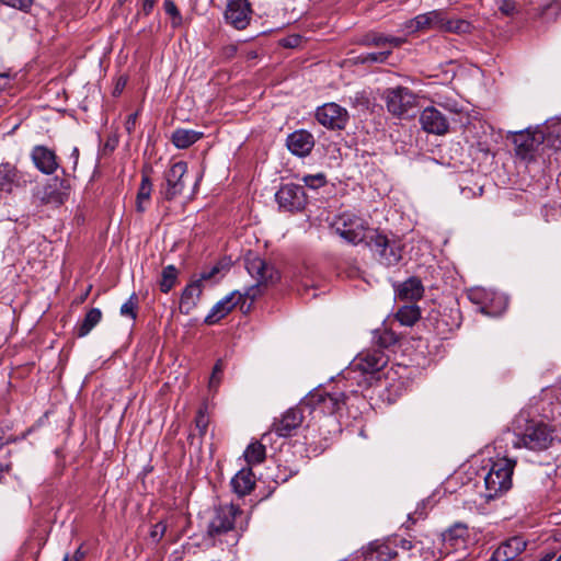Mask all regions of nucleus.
Listing matches in <instances>:
<instances>
[{
    "instance_id": "nucleus-1",
    "label": "nucleus",
    "mask_w": 561,
    "mask_h": 561,
    "mask_svg": "<svg viewBox=\"0 0 561 561\" xmlns=\"http://www.w3.org/2000/svg\"><path fill=\"white\" fill-rule=\"evenodd\" d=\"M387 364L388 356L380 348L363 351L351 363L346 378L356 380L359 388L367 389L380 381Z\"/></svg>"
},
{
    "instance_id": "nucleus-2",
    "label": "nucleus",
    "mask_w": 561,
    "mask_h": 561,
    "mask_svg": "<svg viewBox=\"0 0 561 561\" xmlns=\"http://www.w3.org/2000/svg\"><path fill=\"white\" fill-rule=\"evenodd\" d=\"M367 240V247L373 251L378 262L385 266H394L402 260L403 243L394 234L375 229L371 230Z\"/></svg>"
},
{
    "instance_id": "nucleus-3",
    "label": "nucleus",
    "mask_w": 561,
    "mask_h": 561,
    "mask_svg": "<svg viewBox=\"0 0 561 561\" xmlns=\"http://www.w3.org/2000/svg\"><path fill=\"white\" fill-rule=\"evenodd\" d=\"M245 268L256 279V284L243 293L251 301L262 294V286L273 285L280 278L278 271L272 264L253 253L245 256Z\"/></svg>"
},
{
    "instance_id": "nucleus-4",
    "label": "nucleus",
    "mask_w": 561,
    "mask_h": 561,
    "mask_svg": "<svg viewBox=\"0 0 561 561\" xmlns=\"http://www.w3.org/2000/svg\"><path fill=\"white\" fill-rule=\"evenodd\" d=\"M332 227L335 233L354 245L362 242L367 244V240L370 237L369 232L375 230L369 227L364 218L351 213L342 214Z\"/></svg>"
},
{
    "instance_id": "nucleus-5",
    "label": "nucleus",
    "mask_w": 561,
    "mask_h": 561,
    "mask_svg": "<svg viewBox=\"0 0 561 561\" xmlns=\"http://www.w3.org/2000/svg\"><path fill=\"white\" fill-rule=\"evenodd\" d=\"M466 25L463 21L447 20L443 10H433L405 22L404 27L410 32H419L425 30H442L447 32H460Z\"/></svg>"
},
{
    "instance_id": "nucleus-6",
    "label": "nucleus",
    "mask_w": 561,
    "mask_h": 561,
    "mask_svg": "<svg viewBox=\"0 0 561 561\" xmlns=\"http://www.w3.org/2000/svg\"><path fill=\"white\" fill-rule=\"evenodd\" d=\"M347 399L343 391L327 392L316 389L302 399V404H307L310 412L320 411L324 415H332L346 404Z\"/></svg>"
},
{
    "instance_id": "nucleus-7",
    "label": "nucleus",
    "mask_w": 561,
    "mask_h": 561,
    "mask_svg": "<svg viewBox=\"0 0 561 561\" xmlns=\"http://www.w3.org/2000/svg\"><path fill=\"white\" fill-rule=\"evenodd\" d=\"M383 100L388 112L397 117L411 116V112L417 106V95L401 85L385 90Z\"/></svg>"
},
{
    "instance_id": "nucleus-8",
    "label": "nucleus",
    "mask_w": 561,
    "mask_h": 561,
    "mask_svg": "<svg viewBox=\"0 0 561 561\" xmlns=\"http://www.w3.org/2000/svg\"><path fill=\"white\" fill-rule=\"evenodd\" d=\"M187 172V163L178 161L173 163L163 174V182L159 186V195L163 201L171 202L180 196L185 187L183 180Z\"/></svg>"
},
{
    "instance_id": "nucleus-9",
    "label": "nucleus",
    "mask_w": 561,
    "mask_h": 561,
    "mask_svg": "<svg viewBox=\"0 0 561 561\" xmlns=\"http://www.w3.org/2000/svg\"><path fill=\"white\" fill-rule=\"evenodd\" d=\"M553 440V431L543 423L529 424L522 437L514 442L515 447L520 445L525 446L530 450H543L547 449Z\"/></svg>"
},
{
    "instance_id": "nucleus-10",
    "label": "nucleus",
    "mask_w": 561,
    "mask_h": 561,
    "mask_svg": "<svg viewBox=\"0 0 561 561\" xmlns=\"http://www.w3.org/2000/svg\"><path fill=\"white\" fill-rule=\"evenodd\" d=\"M515 153L523 160L531 161L539 148L543 146V137L539 135L538 129L527 128L512 134Z\"/></svg>"
},
{
    "instance_id": "nucleus-11",
    "label": "nucleus",
    "mask_w": 561,
    "mask_h": 561,
    "mask_svg": "<svg viewBox=\"0 0 561 561\" xmlns=\"http://www.w3.org/2000/svg\"><path fill=\"white\" fill-rule=\"evenodd\" d=\"M278 206L284 211L298 213L307 205V195L302 185L288 183L279 187L275 194Z\"/></svg>"
},
{
    "instance_id": "nucleus-12",
    "label": "nucleus",
    "mask_w": 561,
    "mask_h": 561,
    "mask_svg": "<svg viewBox=\"0 0 561 561\" xmlns=\"http://www.w3.org/2000/svg\"><path fill=\"white\" fill-rule=\"evenodd\" d=\"M308 410L307 404H302V400L294 408L283 413L280 419L273 422L272 430L279 437H289L304 422V412Z\"/></svg>"
},
{
    "instance_id": "nucleus-13",
    "label": "nucleus",
    "mask_w": 561,
    "mask_h": 561,
    "mask_svg": "<svg viewBox=\"0 0 561 561\" xmlns=\"http://www.w3.org/2000/svg\"><path fill=\"white\" fill-rule=\"evenodd\" d=\"M241 510L238 505H221L215 511V515L208 525V535L211 537L228 533L234 526V520Z\"/></svg>"
},
{
    "instance_id": "nucleus-14",
    "label": "nucleus",
    "mask_w": 561,
    "mask_h": 561,
    "mask_svg": "<svg viewBox=\"0 0 561 561\" xmlns=\"http://www.w3.org/2000/svg\"><path fill=\"white\" fill-rule=\"evenodd\" d=\"M316 118L329 129H344L348 122V112L336 103H327L316 111Z\"/></svg>"
},
{
    "instance_id": "nucleus-15",
    "label": "nucleus",
    "mask_w": 561,
    "mask_h": 561,
    "mask_svg": "<svg viewBox=\"0 0 561 561\" xmlns=\"http://www.w3.org/2000/svg\"><path fill=\"white\" fill-rule=\"evenodd\" d=\"M27 180L22 171L10 162L0 163V198L25 187Z\"/></svg>"
},
{
    "instance_id": "nucleus-16",
    "label": "nucleus",
    "mask_w": 561,
    "mask_h": 561,
    "mask_svg": "<svg viewBox=\"0 0 561 561\" xmlns=\"http://www.w3.org/2000/svg\"><path fill=\"white\" fill-rule=\"evenodd\" d=\"M69 191L70 184L67 180L54 178L38 191L37 197L43 205L58 207L67 201Z\"/></svg>"
},
{
    "instance_id": "nucleus-17",
    "label": "nucleus",
    "mask_w": 561,
    "mask_h": 561,
    "mask_svg": "<svg viewBox=\"0 0 561 561\" xmlns=\"http://www.w3.org/2000/svg\"><path fill=\"white\" fill-rule=\"evenodd\" d=\"M516 466V460L507 457L497 458L493 461V474L496 477L497 488L493 493V499L508 492L513 486V473ZM496 481L493 479V488Z\"/></svg>"
},
{
    "instance_id": "nucleus-18",
    "label": "nucleus",
    "mask_w": 561,
    "mask_h": 561,
    "mask_svg": "<svg viewBox=\"0 0 561 561\" xmlns=\"http://www.w3.org/2000/svg\"><path fill=\"white\" fill-rule=\"evenodd\" d=\"M423 325L439 339L445 340L459 324L450 313L431 310L423 320Z\"/></svg>"
},
{
    "instance_id": "nucleus-19",
    "label": "nucleus",
    "mask_w": 561,
    "mask_h": 561,
    "mask_svg": "<svg viewBox=\"0 0 561 561\" xmlns=\"http://www.w3.org/2000/svg\"><path fill=\"white\" fill-rule=\"evenodd\" d=\"M252 8L249 0H228L225 19L226 22L237 30H244L251 20Z\"/></svg>"
},
{
    "instance_id": "nucleus-20",
    "label": "nucleus",
    "mask_w": 561,
    "mask_h": 561,
    "mask_svg": "<svg viewBox=\"0 0 561 561\" xmlns=\"http://www.w3.org/2000/svg\"><path fill=\"white\" fill-rule=\"evenodd\" d=\"M420 124L428 134L442 136L449 131V117L435 106H427L421 112Z\"/></svg>"
},
{
    "instance_id": "nucleus-21",
    "label": "nucleus",
    "mask_w": 561,
    "mask_h": 561,
    "mask_svg": "<svg viewBox=\"0 0 561 561\" xmlns=\"http://www.w3.org/2000/svg\"><path fill=\"white\" fill-rule=\"evenodd\" d=\"M245 299H249L243 293L238 290L231 293L226 296L224 299L219 300L209 311V313L205 317L204 322L207 325H213L219 322L222 318H225L237 305L241 304V308L243 307Z\"/></svg>"
},
{
    "instance_id": "nucleus-22",
    "label": "nucleus",
    "mask_w": 561,
    "mask_h": 561,
    "mask_svg": "<svg viewBox=\"0 0 561 561\" xmlns=\"http://www.w3.org/2000/svg\"><path fill=\"white\" fill-rule=\"evenodd\" d=\"M469 538L468 526L463 523H455L442 534L443 547L446 553L465 550Z\"/></svg>"
},
{
    "instance_id": "nucleus-23",
    "label": "nucleus",
    "mask_w": 561,
    "mask_h": 561,
    "mask_svg": "<svg viewBox=\"0 0 561 561\" xmlns=\"http://www.w3.org/2000/svg\"><path fill=\"white\" fill-rule=\"evenodd\" d=\"M288 150L297 157H307L314 147V137L305 129L295 130L286 138Z\"/></svg>"
},
{
    "instance_id": "nucleus-24",
    "label": "nucleus",
    "mask_w": 561,
    "mask_h": 561,
    "mask_svg": "<svg viewBox=\"0 0 561 561\" xmlns=\"http://www.w3.org/2000/svg\"><path fill=\"white\" fill-rule=\"evenodd\" d=\"M31 158L35 167L44 174H53L58 168L55 151L46 146H35Z\"/></svg>"
},
{
    "instance_id": "nucleus-25",
    "label": "nucleus",
    "mask_w": 561,
    "mask_h": 561,
    "mask_svg": "<svg viewBox=\"0 0 561 561\" xmlns=\"http://www.w3.org/2000/svg\"><path fill=\"white\" fill-rule=\"evenodd\" d=\"M526 542L520 537H512L501 543L493 551V561L514 560L522 551H524Z\"/></svg>"
},
{
    "instance_id": "nucleus-26",
    "label": "nucleus",
    "mask_w": 561,
    "mask_h": 561,
    "mask_svg": "<svg viewBox=\"0 0 561 561\" xmlns=\"http://www.w3.org/2000/svg\"><path fill=\"white\" fill-rule=\"evenodd\" d=\"M203 293V285L192 279L183 289L180 299V312L188 314L196 306Z\"/></svg>"
},
{
    "instance_id": "nucleus-27",
    "label": "nucleus",
    "mask_w": 561,
    "mask_h": 561,
    "mask_svg": "<svg viewBox=\"0 0 561 561\" xmlns=\"http://www.w3.org/2000/svg\"><path fill=\"white\" fill-rule=\"evenodd\" d=\"M232 491L242 497L249 494L255 486V479L252 468L240 469L230 481Z\"/></svg>"
},
{
    "instance_id": "nucleus-28",
    "label": "nucleus",
    "mask_w": 561,
    "mask_h": 561,
    "mask_svg": "<svg viewBox=\"0 0 561 561\" xmlns=\"http://www.w3.org/2000/svg\"><path fill=\"white\" fill-rule=\"evenodd\" d=\"M424 287L420 278L412 276L400 284L397 288V296L401 300L415 301L422 298Z\"/></svg>"
},
{
    "instance_id": "nucleus-29",
    "label": "nucleus",
    "mask_w": 561,
    "mask_h": 561,
    "mask_svg": "<svg viewBox=\"0 0 561 561\" xmlns=\"http://www.w3.org/2000/svg\"><path fill=\"white\" fill-rule=\"evenodd\" d=\"M397 551L388 543L373 542L364 553L363 561H393Z\"/></svg>"
},
{
    "instance_id": "nucleus-30",
    "label": "nucleus",
    "mask_w": 561,
    "mask_h": 561,
    "mask_svg": "<svg viewBox=\"0 0 561 561\" xmlns=\"http://www.w3.org/2000/svg\"><path fill=\"white\" fill-rule=\"evenodd\" d=\"M543 137V146L559 149L561 147V121L547 123L542 128H537Z\"/></svg>"
},
{
    "instance_id": "nucleus-31",
    "label": "nucleus",
    "mask_w": 561,
    "mask_h": 561,
    "mask_svg": "<svg viewBox=\"0 0 561 561\" xmlns=\"http://www.w3.org/2000/svg\"><path fill=\"white\" fill-rule=\"evenodd\" d=\"M204 134L202 131L178 128L172 133L171 141L179 149H186L198 141Z\"/></svg>"
},
{
    "instance_id": "nucleus-32",
    "label": "nucleus",
    "mask_w": 561,
    "mask_h": 561,
    "mask_svg": "<svg viewBox=\"0 0 561 561\" xmlns=\"http://www.w3.org/2000/svg\"><path fill=\"white\" fill-rule=\"evenodd\" d=\"M102 320V311L99 309V308H92L90 309L82 322L77 327V335L79 337H83L85 335H88L91 330L100 323V321Z\"/></svg>"
},
{
    "instance_id": "nucleus-33",
    "label": "nucleus",
    "mask_w": 561,
    "mask_h": 561,
    "mask_svg": "<svg viewBox=\"0 0 561 561\" xmlns=\"http://www.w3.org/2000/svg\"><path fill=\"white\" fill-rule=\"evenodd\" d=\"M152 192V183L148 174L142 172L141 182L136 197V210L144 213L146 210L145 203L149 202Z\"/></svg>"
},
{
    "instance_id": "nucleus-34",
    "label": "nucleus",
    "mask_w": 561,
    "mask_h": 561,
    "mask_svg": "<svg viewBox=\"0 0 561 561\" xmlns=\"http://www.w3.org/2000/svg\"><path fill=\"white\" fill-rule=\"evenodd\" d=\"M468 299L477 306V311L489 316V295L488 291L484 288L481 287H473L468 290Z\"/></svg>"
},
{
    "instance_id": "nucleus-35",
    "label": "nucleus",
    "mask_w": 561,
    "mask_h": 561,
    "mask_svg": "<svg viewBox=\"0 0 561 561\" xmlns=\"http://www.w3.org/2000/svg\"><path fill=\"white\" fill-rule=\"evenodd\" d=\"M266 457V449L263 444L260 442L251 443L247 449L244 450V459L248 466L251 468L252 466L262 463Z\"/></svg>"
},
{
    "instance_id": "nucleus-36",
    "label": "nucleus",
    "mask_w": 561,
    "mask_h": 561,
    "mask_svg": "<svg viewBox=\"0 0 561 561\" xmlns=\"http://www.w3.org/2000/svg\"><path fill=\"white\" fill-rule=\"evenodd\" d=\"M179 277V270L170 264L162 268L161 277L159 279V288L162 293L168 294L176 284Z\"/></svg>"
},
{
    "instance_id": "nucleus-37",
    "label": "nucleus",
    "mask_w": 561,
    "mask_h": 561,
    "mask_svg": "<svg viewBox=\"0 0 561 561\" xmlns=\"http://www.w3.org/2000/svg\"><path fill=\"white\" fill-rule=\"evenodd\" d=\"M398 321L403 325H413L421 317L417 306L408 305L401 307L397 312Z\"/></svg>"
},
{
    "instance_id": "nucleus-38",
    "label": "nucleus",
    "mask_w": 561,
    "mask_h": 561,
    "mask_svg": "<svg viewBox=\"0 0 561 561\" xmlns=\"http://www.w3.org/2000/svg\"><path fill=\"white\" fill-rule=\"evenodd\" d=\"M374 339L376 344L381 348H388L398 342V335L388 329L376 330Z\"/></svg>"
},
{
    "instance_id": "nucleus-39",
    "label": "nucleus",
    "mask_w": 561,
    "mask_h": 561,
    "mask_svg": "<svg viewBox=\"0 0 561 561\" xmlns=\"http://www.w3.org/2000/svg\"><path fill=\"white\" fill-rule=\"evenodd\" d=\"M392 55L391 49H385L378 53H366L357 57L360 64H385Z\"/></svg>"
},
{
    "instance_id": "nucleus-40",
    "label": "nucleus",
    "mask_w": 561,
    "mask_h": 561,
    "mask_svg": "<svg viewBox=\"0 0 561 561\" xmlns=\"http://www.w3.org/2000/svg\"><path fill=\"white\" fill-rule=\"evenodd\" d=\"M385 39L386 35L378 32H368L364 34L359 41L358 44L366 47H385Z\"/></svg>"
},
{
    "instance_id": "nucleus-41",
    "label": "nucleus",
    "mask_w": 561,
    "mask_h": 561,
    "mask_svg": "<svg viewBox=\"0 0 561 561\" xmlns=\"http://www.w3.org/2000/svg\"><path fill=\"white\" fill-rule=\"evenodd\" d=\"M137 308H138V297L134 293V294H131L129 299L122 305L119 312L123 317H128L131 320H136Z\"/></svg>"
},
{
    "instance_id": "nucleus-42",
    "label": "nucleus",
    "mask_w": 561,
    "mask_h": 561,
    "mask_svg": "<svg viewBox=\"0 0 561 561\" xmlns=\"http://www.w3.org/2000/svg\"><path fill=\"white\" fill-rule=\"evenodd\" d=\"M437 105L451 115H461L463 106L455 99L445 98L437 102Z\"/></svg>"
},
{
    "instance_id": "nucleus-43",
    "label": "nucleus",
    "mask_w": 561,
    "mask_h": 561,
    "mask_svg": "<svg viewBox=\"0 0 561 561\" xmlns=\"http://www.w3.org/2000/svg\"><path fill=\"white\" fill-rule=\"evenodd\" d=\"M306 186L312 190L320 188L327 184V176L324 173L308 174L301 178Z\"/></svg>"
},
{
    "instance_id": "nucleus-44",
    "label": "nucleus",
    "mask_w": 561,
    "mask_h": 561,
    "mask_svg": "<svg viewBox=\"0 0 561 561\" xmlns=\"http://www.w3.org/2000/svg\"><path fill=\"white\" fill-rule=\"evenodd\" d=\"M163 8L167 14L172 16V25L173 27H178L182 24V15L175 5L174 1L165 0L163 3Z\"/></svg>"
},
{
    "instance_id": "nucleus-45",
    "label": "nucleus",
    "mask_w": 561,
    "mask_h": 561,
    "mask_svg": "<svg viewBox=\"0 0 561 561\" xmlns=\"http://www.w3.org/2000/svg\"><path fill=\"white\" fill-rule=\"evenodd\" d=\"M508 306V297L504 294L493 293V317L501 316Z\"/></svg>"
},
{
    "instance_id": "nucleus-46",
    "label": "nucleus",
    "mask_w": 561,
    "mask_h": 561,
    "mask_svg": "<svg viewBox=\"0 0 561 561\" xmlns=\"http://www.w3.org/2000/svg\"><path fill=\"white\" fill-rule=\"evenodd\" d=\"M225 364L222 359H218L213 368L211 376L209 378V388H217L221 380V374L224 371Z\"/></svg>"
},
{
    "instance_id": "nucleus-47",
    "label": "nucleus",
    "mask_w": 561,
    "mask_h": 561,
    "mask_svg": "<svg viewBox=\"0 0 561 561\" xmlns=\"http://www.w3.org/2000/svg\"><path fill=\"white\" fill-rule=\"evenodd\" d=\"M1 2L7 7L18 9L23 12H28L33 5L34 0H1Z\"/></svg>"
},
{
    "instance_id": "nucleus-48",
    "label": "nucleus",
    "mask_w": 561,
    "mask_h": 561,
    "mask_svg": "<svg viewBox=\"0 0 561 561\" xmlns=\"http://www.w3.org/2000/svg\"><path fill=\"white\" fill-rule=\"evenodd\" d=\"M195 426H196V430L198 431L199 437L203 438L207 432L208 417L202 411H198V413L195 417Z\"/></svg>"
},
{
    "instance_id": "nucleus-49",
    "label": "nucleus",
    "mask_w": 561,
    "mask_h": 561,
    "mask_svg": "<svg viewBox=\"0 0 561 561\" xmlns=\"http://www.w3.org/2000/svg\"><path fill=\"white\" fill-rule=\"evenodd\" d=\"M167 531V525L163 522H159L151 527L150 538L153 542H159Z\"/></svg>"
},
{
    "instance_id": "nucleus-50",
    "label": "nucleus",
    "mask_w": 561,
    "mask_h": 561,
    "mask_svg": "<svg viewBox=\"0 0 561 561\" xmlns=\"http://www.w3.org/2000/svg\"><path fill=\"white\" fill-rule=\"evenodd\" d=\"M403 43H405L404 37L386 35L385 47L389 46L390 47L389 49H391V50H392V48L400 47Z\"/></svg>"
},
{
    "instance_id": "nucleus-51",
    "label": "nucleus",
    "mask_w": 561,
    "mask_h": 561,
    "mask_svg": "<svg viewBox=\"0 0 561 561\" xmlns=\"http://www.w3.org/2000/svg\"><path fill=\"white\" fill-rule=\"evenodd\" d=\"M500 11L504 15H512L515 12V1L513 0H502L500 5Z\"/></svg>"
},
{
    "instance_id": "nucleus-52",
    "label": "nucleus",
    "mask_w": 561,
    "mask_h": 561,
    "mask_svg": "<svg viewBox=\"0 0 561 561\" xmlns=\"http://www.w3.org/2000/svg\"><path fill=\"white\" fill-rule=\"evenodd\" d=\"M218 272H219V266H218V265H216V266L211 267V270H210V271L201 273V275H199L197 278H195V280H196V282H198V284L203 285V282H204V280H208V279H210V278H211V277H214Z\"/></svg>"
},
{
    "instance_id": "nucleus-53",
    "label": "nucleus",
    "mask_w": 561,
    "mask_h": 561,
    "mask_svg": "<svg viewBox=\"0 0 561 561\" xmlns=\"http://www.w3.org/2000/svg\"><path fill=\"white\" fill-rule=\"evenodd\" d=\"M137 118H138V112H135V113L128 115V117L125 122V129L129 135L135 130Z\"/></svg>"
},
{
    "instance_id": "nucleus-54",
    "label": "nucleus",
    "mask_w": 561,
    "mask_h": 561,
    "mask_svg": "<svg viewBox=\"0 0 561 561\" xmlns=\"http://www.w3.org/2000/svg\"><path fill=\"white\" fill-rule=\"evenodd\" d=\"M421 540L401 539L398 543L403 550H414L419 547Z\"/></svg>"
},
{
    "instance_id": "nucleus-55",
    "label": "nucleus",
    "mask_w": 561,
    "mask_h": 561,
    "mask_svg": "<svg viewBox=\"0 0 561 561\" xmlns=\"http://www.w3.org/2000/svg\"><path fill=\"white\" fill-rule=\"evenodd\" d=\"M156 2L157 0H144L141 9L142 13L145 15H149L156 5Z\"/></svg>"
},
{
    "instance_id": "nucleus-56",
    "label": "nucleus",
    "mask_w": 561,
    "mask_h": 561,
    "mask_svg": "<svg viewBox=\"0 0 561 561\" xmlns=\"http://www.w3.org/2000/svg\"><path fill=\"white\" fill-rule=\"evenodd\" d=\"M415 550H417L421 554L425 553L426 556L434 558V551L431 549L430 546H426L422 540ZM425 558L427 559L428 557Z\"/></svg>"
},
{
    "instance_id": "nucleus-57",
    "label": "nucleus",
    "mask_w": 561,
    "mask_h": 561,
    "mask_svg": "<svg viewBox=\"0 0 561 561\" xmlns=\"http://www.w3.org/2000/svg\"><path fill=\"white\" fill-rule=\"evenodd\" d=\"M85 557V552L82 550V546H80L73 553L72 557H69V561H82Z\"/></svg>"
},
{
    "instance_id": "nucleus-58",
    "label": "nucleus",
    "mask_w": 561,
    "mask_h": 561,
    "mask_svg": "<svg viewBox=\"0 0 561 561\" xmlns=\"http://www.w3.org/2000/svg\"><path fill=\"white\" fill-rule=\"evenodd\" d=\"M299 42V37L298 36H293V37H288L286 39H284V43L283 45L285 47H295Z\"/></svg>"
},
{
    "instance_id": "nucleus-59",
    "label": "nucleus",
    "mask_w": 561,
    "mask_h": 561,
    "mask_svg": "<svg viewBox=\"0 0 561 561\" xmlns=\"http://www.w3.org/2000/svg\"><path fill=\"white\" fill-rule=\"evenodd\" d=\"M125 83L126 81L125 80H122L119 79L116 87H115V90H114V95L121 93V91L123 90V88L125 87Z\"/></svg>"
},
{
    "instance_id": "nucleus-60",
    "label": "nucleus",
    "mask_w": 561,
    "mask_h": 561,
    "mask_svg": "<svg viewBox=\"0 0 561 561\" xmlns=\"http://www.w3.org/2000/svg\"><path fill=\"white\" fill-rule=\"evenodd\" d=\"M70 158L73 160V165L76 167L79 159V149L77 147L72 149Z\"/></svg>"
},
{
    "instance_id": "nucleus-61",
    "label": "nucleus",
    "mask_w": 561,
    "mask_h": 561,
    "mask_svg": "<svg viewBox=\"0 0 561 561\" xmlns=\"http://www.w3.org/2000/svg\"><path fill=\"white\" fill-rule=\"evenodd\" d=\"M556 557L554 552L545 554L539 561H551Z\"/></svg>"
},
{
    "instance_id": "nucleus-62",
    "label": "nucleus",
    "mask_w": 561,
    "mask_h": 561,
    "mask_svg": "<svg viewBox=\"0 0 561 561\" xmlns=\"http://www.w3.org/2000/svg\"><path fill=\"white\" fill-rule=\"evenodd\" d=\"M490 479H491V469L485 473L484 476V482H485V486L486 489H489V483H490Z\"/></svg>"
},
{
    "instance_id": "nucleus-63",
    "label": "nucleus",
    "mask_w": 561,
    "mask_h": 561,
    "mask_svg": "<svg viewBox=\"0 0 561 561\" xmlns=\"http://www.w3.org/2000/svg\"><path fill=\"white\" fill-rule=\"evenodd\" d=\"M0 79H9L8 72H0Z\"/></svg>"
},
{
    "instance_id": "nucleus-64",
    "label": "nucleus",
    "mask_w": 561,
    "mask_h": 561,
    "mask_svg": "<svg viewBox=\"0 0 561 561\" xmlns=\"http://www.w3.org/2000/svg\"><path fill=\"white\" fill-rule=\"evenodd\" d=\"M62 561H69V554H66Z\"/></svg>"
}]
</instances>
